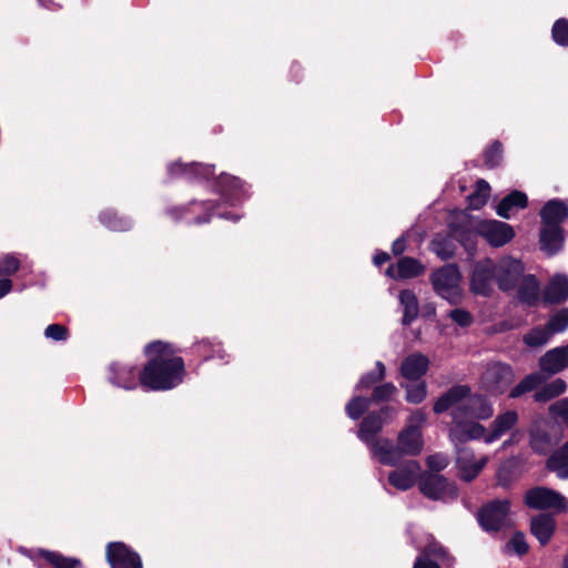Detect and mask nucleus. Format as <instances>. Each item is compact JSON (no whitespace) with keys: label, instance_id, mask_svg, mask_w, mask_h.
<instances>
[{"label":"nucleus","instance_id":"f257e3e1","mask_svg":"<svg viewBox=\"0 0 568 568\" xmlns=\"http://www.w3.org/2000/svg\"><path fill=\"white\" fill-rule=\"evenodd\" d=\"M145 352L150 361L140 373V383L144 388L165 390L182 382L184 363L175 356L171 345L154 342L146 346Z\"/></svg>","mask_w":568,"mask_h":568},{"label":"nucleus","instance_id":"f03ea898","mask_svg":"<svg viewBox=\"0 0 568 568\" xmlns=\"http://www.w3.org/2000/svg\"><path fill=\"white\" fill-rule=\"evenodd\" d=\"M426 423V415L415 410L407 420L406 427L398 434L397 446L390 440L381 442L375 449L379 463L396 466L404 455L416 456L423 450L424 442L420 428Z\"/></svg>","mask_w":568,"mask_h":568},{"label":"nucleus","instance_id":"7ed1b4c3","mask_svg":"<svg viewBox=\"0 0 568 568\" xmlns=\"http://www.w3.org/2000/svg\"><path fill=\"white\" fill-rule=\"evenodd\" d=\"M523 273L521 262L511 257L503 258L497 265H493L490 261L479 262L471 276V290L486 296L496 282L501 291L507 292L515 288Z\"/></svg>","mask_w":568,"mask_h":568},{"label":"nucleus","instance_id":"20e7f679","mask_svg":"<svg viewBox=\"0 0 568 568\" xmlns=\"http://www.w3.org/2000/svg\"><path fill=\"white\" fill-rule=\"evenodd\" d=\"M479 237L478 221L465 212H452L448 215L446 234L437 233L430 242L432 248H447L452 242L463 248H476Z\"/></svg>","mask_w":568,"mask_h":568},{"label":"nucleus","instance_id":"39448f33","mask_svg":"<svg viewBox=\"0 0 568 568\" xmlns=\"http://www.w3.org/2000/svg\"><path fill=\"white\" fill-rule=\"evenodd\" d=\"M220 202L216 200L196 201L187 204L168 206L164 215L173 222H184L189 225H202L209 223L213 216L236 222L240 217L233 213H216Z\"/></svg>","mask_w":568,"mask_h":568},{"label":"nucleus","instance_id":"423d86ee","mask_svg":"<svg viewBox=\"0 0 568 568\" xmlns=\"http://www.w3.org/2000/svg\"><path fill=\"white\" fill-rule=\"evenodd\" d=\"M434 290L449 303H458L462 297L460 274L456 266L446 265L432 275Z\"/></svg>","mask_w":568,"mask_h":568},{"label":"nucleus","instance_id":"0eeeda50","mask_svg":"<svg viewBox=\"0 0 568 568\" xmlns=\"http://www.w3.org/2000/svg\"><path fill=\"white\" fill-rule=\"evenodd\" d=\"M395 415L396 412L393 408L385 407L378 413L367 415L362 422L358 437L369 447L374 456L376 446L383 440H388L387 438L377 437V434L382 430L384 424L392 420Z\"/></svg>","mask_w":568,"mask_h":568},{"label":"nucleus","instance_id":"6e6552de","mask_svg":"<svg viewBox=\"0 0 568 568\" xmlns=\"http://www.w3.org/2000/svg\"><path fill=\"white\" fill-rule=\"evenodd\" d=\"M514 373L508 364L490 363L481 375L483 387L491 394L504 393L514 381Z\"/></svg>","mask_w":568,"mask_h":568},{"label":"nucleus","instance_id":"1a4fd4ad","mask_svg":"<svg viewBox=\"0 0 568 568\" xmlns=\"http://www.w3.org/2000/svg\"><path fill=\"white\" fill-rule=\"evenodd\" d=\"M525 503L534 509H555L566 511L568 508L567 499L556 490L546 487H535L525 495Z\"/></svg>","mask_w":568,"mask_h":568},{"label":"nucleus","instance_id":"9d476101","mask_svg":"<svg viewBox=\"0 0 568 568\" xmlns=\"http://www.w3.org/2000/svg\"><path fill=\"white\" fill-rule=\"evenodd\" d=\"M468 389L465 385L452 387L436 400L434 412L440 414L452 409L453 419L465 417Z\"/></svg>","mask_w":568,"mask_h":568},{"label":"nucleus","instance_id":"9b49d317","mask_svg":"<svg viewBox=\"0 0 568 568\" xmlns=\"http://www.w3.org/2000/svg\"><path fill=\"white\" fill-rule=\"evenodd\" d=\"M215 186L221 197L232 206L241 204L250 197L246 182L227 173L220 174Z\"/></svg>","mask_w":568,"mask_h":568},{"label":"nucleus","instance_id":"f8f14e48","mask_svg":"<svg viewBox=\"0 0 568 568\" xmlns=\"http://www.w3.org/2000/svg\"><path fill=\"white\" fill-rule=\"evenodd\" d=\"M478 232L479 237L495 248L506 245L515 237L514 227L498 220H479Z\"/></svg>","mask_w":568,"mask_h":568},{"label":"nucleus","instance_id":"ddd939ff","mask_svg":"<svg viewBox=\"0 0 568 568\" xmlns=\"http://www.w3.org/2000/svg\"><path fill=\"white\" fill-rule=\"evenodd\" d=\"M487 433L488 432L486 428L475 418L462 417L454 419V425L450 428L449 437L456 448H462L460 445L468 440H485Z\"/></svg>","mask_w":568,"mask_h":568},{"label":"nucleus","instance_id":"4468645a","mask_svg":"<svg viewBox=\"0 0 568 568\" xmlns=\"http://www.w3.org/2000/svg\"><path fill=\"white\" fill-rule=\"evenodd\" d=\"M508 500H495L480 509L478 520L485 530L497 531L508 524Z\"/></svg>","mask_w":568,"mask_h":568},{"label":"nucleus","instance_id":"2eb2a0df","mask_svg":"<svg viewBox=\"0 0 568 568\" xmlns=\"http://www.w3.org/2000/svg\"><path fill=\"white\" fill-rule=\"evenodd\" d=\"M488 456L477 457L469 448H456V467L464 481L474 480L487 465Z\"/></svg>","mask_w":568,"mask_h":568},{"label":"nucleus","instance_id":"dca6fc26","mask_svg":"<svg viewBox=\"0 0 568 568\" xmlns=\"http://www.w3.org/2000/svg\"><path fill=\"white\" fill-rule=\"evenodd\" d=\"M420 491L432 499H448L457 497V488L438 474L425 475L419 484Z\"/></svg>","mask_w":568,"mask_h":568},{"label":"nucleus","instance_id":"f3484780","mask_svg":"<svg viewBox=\"0 0 568 568\" xmlns=\"http://www.w3.org/2000/svg\"><path fill=\"white\" fill-rule=\"evenodd\" d=\"M106 560L111 568H142L140 556L123 542H111L106 547Z\"/></svg>","mask_w":568,"mask_h":568},{"label":"nucleus","instance_id":"a211bd4d","mask_svg":"<svg viewBox=\"0 0 568 568\" xmlns=\"http://www.w3.org/2000/svg\"><path fill=\"white\" fill-rule=\"evenodd\" d=\"M420 465L416 460H407L396 469L389 473L388 481L392 486L400 490L412 488L420 477Z\"/></svg>","mask_w":568,"mask_h":568},{"label":"nucleus","instance_id":"6ab92c4d","mask_svg":"<svg viewBox=\"0 0 568 568\" xmlns=\"http://www.w3.org/2000/svg\"><path fill=\"white\" fill-rule=\"evenodd\" d=\"M540 225H564L568 221V202L558 197L547 201L539 210Z\"/></svg>","mask_w":568,"mask_h":568},{"label":"nucleus","instance_id":"aec40b11","mask_svg":"<svg viewBox=\"0 0 568 568\" xmlns=\"http://www.w3.org/2000/svg\"><path fill=\"white\" fill-rule=\"evenodd\" d=\"M568 232L564 225H540L538 231L539 248H562Z\"/></svg>","mask_w":568,"mask_h":568},{"label":"nucleus","instance_id":"412c9836","mask_svg":"<svg viewBox=\"0 0 568 568\" xmlns=\"http://www.w3.org/2000/svg\"><path fill=\"white\" fill-rule=\"evenodd\" d=\"M542 372L556 374L568 367V345L548 351L539 359Z\"/></svg>","mask_w":568,"mask_h":568},{"label":"nucleus","instance_id":"4be33fe9","mask_svg":"<svg viewBox=\"0 0 568 568\" xmlns=\"http://www.w3.org/2000/svg\"><path fill=\"white\" fill-rule=\"evenodd\" d=\"M100 223L111 232H130L134 221L114 209H105L99 213Z\"/></svg>","mask_w":568,"mask_h":568},{"label":"nucleus","instance_id":"5701e85b","mask_svg":"<svg viewBox=\"0 0 568 568\" xmlns=\"http://www.w3.org/2000/svg\"><path fill=\"white\" fill-rule=\"evenodd\" d=\"M568 298V276L555 274L542 292V300L547 304H559Z\"/></svg>","mask_w":568,"mask_h":568},{"label":"nucleus","instance_id":"b1692460","mask_svg":"<svg viewBox=\"0 0 568 568\" xmlns=\"http://www.w3.org/2000/svg\"><path fill=\"white\" fill-rule=\"evenodd\" d=\"M518 423V414L515 410H507L503 414H499L490 425V429L485 436V443L491 444L498 440L501 436H504L507 432L513 429L515 425Z\"/></svg>","mask_w":568,"mask_h":568},{"label":"nucleus","instance_id":"393cba45","mask_svg":"<svg viewBox=\"0 0 568 568\" xmlns=\"http://www.w3.org/2000/svg\"><path fill=\"white\" fill-rule=\"evenodd\" d=\"M515 288L518 298L528 305H536L540 300V285L535 275L523 273Z\"/></svg>","mask_w":568,"mask_h":568},{"label":"nucleus","instance_id":"a878e982","mask_svg":"<svg viewBox=\"0 0 568 568\" xmlns=\"http://www.w3.org/2000/svg\"><path fill=\"white\" fill-rule=\"evenodd\" d=\"M527 206L528 196L526 193L514 190L497 204L496 213L498 216L509 220L515 211L526 209Z\"/></svg>","mask_w":568,"mask_h":568},{"label":"nucleus","instance_id":"bb28decb","mask_svg":"<svg viewBox=\"0 0 568 568\" xmlns=\"http://www.w3.org/2000/svg\"><path fill=\"white\" fill-rule=\"evenodd\" d=\"M428 358L420 354L414 353L408 355L400 365V374L404 378L409 381L419 379L428 369Z\"/></svg>","mask_w":568,"mask_h":568},{"label":"nucleus","instance_id":"cd10ccee","mask_svg":"<svg viewBox=\"0 0 568 568\" xmlns=\"http://www.w3.org/2000/svg\"><path fill=\"white\" fill-rule=\"evenodd\" d=\"M424 265L413 257H402L396 264H392L386 274L393 278H410L424 272Z\"/></svg>","mask_w":568,"mask_h":568},{"label":"nucleus","instance_id":"c85d7f7f","mask_svg":"<svg viewBox=\"0 0 568 568\" xmlns=\"http://www.w3.org/2000/svg\"><path fill=\"white\" fill-rule=\"evenodd\" d=\"M110 382L124 389H133L138 384V371L129 364H112Z\"/></svg>","mask_w":568,"mask_h":568},{"label":"nucleus","instance_id":"c756f323","mask_svg":"<svg viewBox=\"0 0 568 568\" xmlns=\"http://www.w3.org/2000/svg\"><path fill=\"white\" fill-rule=\"evenodd\" d=\"M556 528V523L550 515H538L531 518L530 531L544 546L552 537Z\"/></svg>","mask_w":568,"mask_h":568},{"label":"nucleus","instance_id":"7c9ffc66","mask_svg":"<svg viewBox=\"0 0 568 568\" xmlns=\"http://www.w3.org/2000/svg\"><path fill=\"white\" fill-rule=\"evenodd\" d=\"M493 406L479 395H473L468 389L465 417L475 419H488L493 416Z\"/></svg>","mask_w":568,"mask_h":568},{"label":"nucleus","instance_id":"2f4dec72","mask_svg":"<svg viewBox=\"0 0 568 568\" xmlns=\"http://www.w3.org/2000/svg\"><path fill=\"white\" fill-rule=\"evenodd\" d=\"M182 179L193 182L209 180L214 175V165L203 163H184Z\"/></svg>","mask_w":568,"mask_h":568},{"label":"nucleus","instance_id":"473e14b6","mask_svg":"<svg viewBox=\"0 0 568 568\" xmlns=\"http://www.w3.org/2000/svg\"><path fill=\"white\" fill-rule=\"evenodd\" d=\"M490 195V185L484 179H478L474 192L467 196V203L469 210L483 209Z\"/></svg>","mask_w":568,"mask_h":568},{"label":"nucleus","instance_id":"72a5a7b5","mask_svg":"<svg viewBox=\"0 0 568 568\" xmlns=\"http://www.w3.org/2000/svg\"><path fill=\"white\" fill-rule=\"evenodd\" d=\"M547 468L561 479L568 478V442L559 452L549 457Z\"/></svg>","mask_w":568,"mask_h":568},{"label":"nucleus","instance_id":"f704fd0d","mask_svg":"<svg viewBox=\"0 0 568 568\" xmlns=\"http://www.w3.org/2000/svg\"><path fill=\"white\" fill-rule=\"evenodd\" d=\"M399 303L403 307V323L410 324L418 315V302L414 292L404 290L399 293Z\"/></svg>","mask_w":568,"mask_h":568},{"label":"nucleus","instance_id":"c9c22d12","mask_svg":"<svg viewBox=\"0 0 568 568\" xmlns=\"http://www.w3.org/2000/svg\"><path fill=\"white\" fill-rule=\"evenodd\" d=\"M567 389V384L564 379L557 378L552 381L551 383L545 385L542 388L537 390L534 394V398L536 402L545 403L548 402L555 397L560 396L564 394Z\"/></svg>","mask_w":568,"mask_h":568},{"label":"nucleus","instance_id":"e433bc0d","mask_svg":"<svg viewBox=\"0 0 568 568\" xmlns=\"http://www.w3.org/2000/svg\"><path fill=\"white\" fill-rule=\"evenodd\" d=\"M484 165L489 169H496L501 165L504 160V145L499 140L493 141L483 153Z\"/></svg>","mask_w":568,"mask_h":568},{"label":"nucleus","instance_id":"4c0bfd02","mask_svg":"<svg viewBox=\"0 0 568 568\" xmlns=\"http://www.w3.org/2000/svg\"><path fill=\"white\" fill-rule=\"evenodd\" d=\"M39 555L54 568H80L81 561L77 558L65 557L59 552L40 549Z\"/></svg>","mask_w":568,"mask_h":568},{"label":"nucleus","instance_id":"58836bf2","mask_svg":"<svg viewBox=\"0 0 568 568\" xmlns=\"http://www.w3.org/2000/svg\"><path fill=\"white\" fill-rule=\"evenodd\" d=\"M544 376L539 373L529 374L511 389L510 397H519L523 394L537 388L539 385L544 383Z\"/></svg>","mask_w":568,"mask_h":568},{"label":"nucleus","instance_id":"ea45409f","mask_svg":"<svg viewBox=\"0 0 568 568\" xmlns=\"http://www.w3.org/2000/svg\"><path fill=\"white\" fill-rule=\"evenodd\" d=\"M544 376L539 373L529 374L511 389L510 397H519L523 394L537 388L539 385L544 383Z\"/></svg>","mask_w":568,"mask_h":568},{"label":"nucleus","instance_id":"a19ab883","mask_svg":"<svg viewBox=\"0 0 568 568\" xmlns=\"http://www.w3.org/2000/svg\"><path fill=\"white\" fill-rule=\"evenodd\" d=\"M427 556H438V557H445L446 552L445 549L436 544H430L424 551L423 556H419L413 568H439V566L433 561H430Z\"/></svg>","mask_w":568,"mask_h":568},{"label":"nucleus","instance_id":"79ce46f5","mask_svg":"<svg viewBox=\"0 0 568 568\" xmlns=\"http://www.w3.org/2000/svg\"><path fill=\"white\" fill-rule=\"evenodd\" d=\"M551 335L552 333H550L547 325L545 327L538 326L524 336V343L529 347H539L545 345Z\"/></svg>","mask_w":568,"mask_h":568},{"label":"nucleus","instance_id":"37998d69","mask_svg":"<svg viewBox=\"0 0 568 568\" xmlns=\"http://www.w3.org/2000/svg\"><path fill=\"white\" fill-rule=\"evenodd\" d=\"M552 41L564 48H568V19L559 18L551 27Z\"/></svg>","mask_w":568,"mask_h":568},{"label":"nucleus","instance_id":"c03bdc74","mask_svg":"<svg viewBox=\"0 0 568 568\" xmlns=\"http://www.w3.org/2000/svg\"><path fill=\"white\" fill-rule=\"evenodd\" d=\"M530 447L538 454H547L551 447L552 442L550 437L541 430H532L530 433Z\"/></svg>","mask_w":568,"mask_h":568},{"label":"nucleus","instance_id":"a18cd8bd","mask_svg":"<svg viewBox=\"0 0 568 568\" xmlns=\"http://www.w3.org/2000/svg\"><path fill=\"white\" fill-rule=\"evenodd\" d=\"M547 327L552 335L564 332L568 327V308H562L552 315Z\"/></svg>","mask_w":568,"mask_h":568},{"label":"nucleus","instance_id":"49530a36","mask_svg":"<svg viewBox=\"0 0 568 568\" xmlns=\"http://www.w3.org/2000/svg\"><path fill=\"white\" fill-rule=\"evenodd\" d=\"M406 400L412 404L422 403L427 396V386L424 382L416 385H406Z\"/></svg>","mask_w":568,"mask_h":568},{"label":"nucleus","instance_id":"de8ad7c7","mask_svg":"<svg viewBox=\"0 0 568 568\" xmlns=\"http://www.w3.org/2000/svg\"><path fill=\"white\" fill-rule=\"evenodd\" d=\"M385 365L382 362L376 363V371L364 375L357 384L358 388H369L374 383L384 378Z\"/></svg>","mask_w":568,"mask_h":568},{"label":"nucleus","instance_id":"09e8293b","mask_svg":"<svg viewBox=\"0 0 568 568\" xmlns=\"http://www.w3.org/2000/svg\"><path fill=\"white\" fill-rule=\"evenodd\" d=\"M369 406V400L364 397L353 398L346 406L347 415L356 419L358 418Z\"/></svg>","mask_w":568,"mask_h":568},{"label":"nucleus","instance_id":"8fccbe9b","mask_svg":"<svg viewBox=\"0 0 568 568\" xmlns=\"http://www.w3.org/2000/svg\"><path fill=\"white\" fill-rule=\"evenodd\" d=\"M448 317L460 327H469L474 322L473 315L464 308L452 310Z\"/></svg>","mask_w":568,"mask_h":568},{"label":"nucleus","instance_id":"3c124183","mask_svg":"<svg viewBox=\"0 0 568 568\" xmlns=\"http://www.w3.org/2000/svg\"><path fill=\"white\" fill-rule=\"evenodd\" d=\"M19 260L8 254L0 261V275L14 274L19 270Z\"/></svg>","mask_w":568,"mask_h":568},{"label":"nucleus","instance_id":"603ef678","mask_svg":"<svg viewBox=\"0 0 568 568\" xmlns=\"http://www.w3.org/2000/svg\"><path fill=\"white\" fill-rule=\"evenodd\" d=\"M549 413L560 417L568 425V398H562L549 406Z\"/></svg>","mask_w":568,"mask_h":568},{"label":"nucleus","instance_id":"864d4df0","mask_svg":"<svg viewBox=\"0 0 568 568\" xmlns=\"http://www.w3.org/2000/svg\"><path fill=\"white\" fill-rule=\"evenodd\" d=\"M448 464H449L448 457L440 453L430 455L427 458V466L433 471H440L444 468H446Z\"/></svg>","mask_w":568,"mask_h":568},{"label":"nucleus","instance_id":"5fc2aeb1","mask_svg":"<svg viewBox=\"0 0 568 568\" xmlns=\"http://www.w3.org/2000/svg\"><path fill=\"white\" fill-rule=\"evenodd\" d=\"M508 546L518 555H524L528 551V545L526 542L524 534L521 532L514 534Z\"/></svg>","mask_w":568,"mask_h":568},{"label":"nucleus","instance_id":"6e6d98bb","mask_svg":"<svg viewBox=\"0 0 568 568\" xmlns=\"http://www.w3.org/2000/svg\"><path fill=\"white\" fill-rule=\"evenodd\" d=\"M396 392V387L392 383H385L377 386L373 393V399L376 402L389 398Z\"/></svg>","mask_w":568,"mask_h":568},{"label":"nucleus","instance_id":"4d7b16f0","mask_svg":"<svg viewBox=\"0 0 568 568\" xmlns=\"http://www.w3.org/2000/svg\"><path fill=\"white\" fill-rule=\"evenodd\" d=\"M44 335L45 337L52 338L54 341H63L67 338L68 331L62 325L51 324L45 328Z\"/></svg>","mask_w":568,"mask_h":568},{"label":"nucleus","instance_id":"13d9d810","mask_svg":"<svg viewBox=\"0 0 568 568\" xmlns=\"http://www.w3.org/2000/svg\"><path fill=\"white\" fill-rule=\"evenodd\" d=\"M183 162H172L166 166V182H172L175 179H182L183 175Z\"/></svg>","mask_w":568,"mask_h":568},{"label":"nucleus","instance_id":"bf43d9fd","mask_svg":"<svg viewBox=\"0 0 568 568\" xmlns=\"http://www.w3.org/2000/svg\"><path fill=\"white\" fill-rule=\"evenodd\" d=\"M303 67L300 62L293 61L290 65L288 78L294 83H300L303 80Z\"/></svg>","mask_w":568,"mask_h":568},{"label":"nucleus","instance_id":"052dcab7","mask_svg":"<svg viewBox=\"0 0 568 568\" xmlns=\"http://www.w3.org/2000/svg\"><path fill=\"white\" fill-rule=\"evenodd\" d=\"M409 236H416V233L415 232H406V233L402 234L399 237H397L393 242L390 248H407L408 246H410L413 244L412 242H409Z\"/></svg>","mask_w":568,"mask_h":568},{"label":"nucleus","instance_id":"680f3d73","mask_svg":"<svg viewBox=\"0 0 568 568\" xmlns=\"http://www.w3.org/2000/svg\"><path fill=\"white\" fill-rule=\"evenodd\" d=\"M521 438V433L520 430H515L510 434L509 438L506 439L503 445H501V448H507L508 446H511L514 444H517Z\"/></svg>","mask_w":568,"mask_h":568},{"label":"nucleus","instance_id":"e2e57ef3","mask_svg":"<svg viewBox=\"0 0 568 568\" xmlns=\"http://www.w3.org/2000/svg\"><path fill=\"white\" fill-rule=\"evenodd\" d=\"M12 290V281L9 278L0 280V298L6 296Z\"/></svg>","mask_w":568,"mask_h":568},{"label":"nucleus","instance_id":"0e129e2a","mask_svg":"<svg viewBox=\"0 0 568 568\" xmlns=\"http://www.w3.org/2000/svg\"><path fill=\"white\" fill-rule=\"evenodd\" d=\"M407 232H415L416 233V236H409V242L413 243L410 245V247L412 246H420L423 241H424L425 234L419 232L417 229H412V230H408Z\"/></svg>","mask_w":568,"mask_h":568},{"label":"nucleus","instance_id":"69168bd1","mask_svg":"<svg viewBox=\"0 0 568 568\" xmlns=\"http://www.w3.org/2000/svg\"><path fill=\"white\" fill-rule=\"evenodd\" d=\"M389 260H390V255L386 252H382L374 256V263L377 266H381L382 264L386 263Z\"/></svg>","mask_w":568,"mask_h":568},{"label":"nucleus","instance_id":"338daca9","mask_svg":"<svg viewBox=\"0 0 568 568\" xmlns=\"http://www.w3.org/2000/svg\"><path fill=\"white\" fill-rule=\"evenodd\" d=\"M438 255H439V257L446 260V258L452 257V251H446V250L438 251Z\"/></svg>","mask_w":568,"mask_h":568},{"label":"nucleus","instance_id":"774afa93","mask_svg":"<svg viewBox=\"0 0 568 568\" xmlns=\"http://www.w3.org/2000/svg\"><path fill=\"white\" fill-rule=\"evenodd\" d=\"M426 315H434L435 314V307L433 305H428L426 307Z\"/></svg>","mask_w":568,"mask_h":568}]
</instances>
